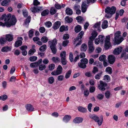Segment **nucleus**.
I'll return each instance as SVG.
<instances>
[{"label":"nucleus","instance_id":"56","mask_svg":"<svg viewBox=\"0 0 128 128\" xmlns=\"http://www.w3.org/2000/svg\"><path fill=\"white\" fill-rule=\"evenodd\" d=\"M38 66V64L36 62L32 63L30 64V66L32 68L36 67Z\"/></svg>","mask_w":128,"mask_h":128},{"label":"nucleus","instance_id":"38","mask_svg":"<svg viewBox=\"0 0 128 128\" xmlns=\"http://www.w3.org/2000/svg\"><path fill=\"white\" fill-rule=\"evenodd\" d=\"M48 82L50 84H52L54 81V78L52 77H50L48 78Z\"/></svg>","mask_w":128,"mask_h":128},{"label":"nucleus","instance_id":"18","mask_svg":"<svg viewBox=\"0 0 128 128\" xmlns=\"http://www.w3.org/2000/svg\"><path fill=\"white\" fill-rule=\"evenodd\" d=\"M6 40L10 42L12 41L13 39V35L10 34H8L6 35Z\"/></svg>","mask_w":128,"mask_h":128},{"label":"nucleus","instance_id":"52","mask_svg":"<svg viewBox=\"0 0 128 128\" xmlns=\"http://www.w3.org/2000/svg\"><path fill=\"white\" fill-rule=\"evenodd\" d=\"M7 98V96L5 94L0 96V100H4Z\"/></svg>","mask_w":128,"mask_h":128},{"label":"nucleus","instance_id":"8","mask_svg":"<svg viewBox=\"0 0 128 128\" xmlns=\"http://www.w3.org/2000/svg\"><path fill=\"white\" fill-rule=\"evenodd\" d=\"M112 34L106 37L105 40L104 46L106 50L108 49L111 46L110 42V36H112Z\"/></svg>","mask_w":128,"mask_h":128},{"label":"nucleus","instance_id":"33","mask_svg":"<svg viewBox=\"0 0 128 128\" xmlns=\"http://www.w3.org/2000/svg\"><path fill=\"white\" fill-rule=\"evenodd\" d=\"M106 71L110 74H112V68L110 67H107L106 69Z\"/></svg>","mask_w":128,"mask_h":128},{"label":"nucleus","instance_id":"41","mask_svg":"<svg viewBox=\"0 0 128 128\" xmlns=\"http://www.w3.org/2000/svg\"><path fill=\"white\" fill-rule=\"evenodd\" d=\"M111 8V10H110V14H113L115 12L116 10V8L115 7L113 6Z\"/></svg>","mask_w":128,"mask_h":128},{"label":"nucleus","instance_id":"40","mask_svg":"<svg viewBox=\"0 0 128 128\" xmlns=\"http://www.w3.org/2000/svg\"><path fill=\"white\" fill-rule=\"evenodd\" d=\"M98 38L100 42L102 43L105 38L104 36L100 35L98 36Z\"/></svg>","mask_w":128,"mask_h":128},{"label":"nucleus","instance_id":"50","mask_svg":"<svg viewBox=\"0 0 128 128\" xmlns=\"http://www.w3.org/2000/svg\"><path fill=\"white\" fill-rule=\"evenodd\" d=\"M76 19L78 20V22H81L82 21L84 20V19L81 16H79L77 17Z\"/></svg>","mask_w":128,"mask_h":128},{"label":"nucleus","instance_id":"64","mask_svg":"<svg viewBox=\"0 0 128 128\" xmlns=\"http://www.w3.org/2000/svg\"><path fill=\"white\" fill-rule=\"evenodd\" d=\"M39 30L41 33H43L45 32V29L44 27H41L40 28Z\"/></svg>","mask_w":128,"mask_h":128},{"label":"nucleus","instance_id":"23","mask_svg":"<svg viewBox=\"0 0 128 128\" xmlns=\"http://www.w3.org/2000/svg\"><path fill=\"white\" fill-rule=\"evenodd\" d=\"M66 13L68 15H71L72 14V11L71 9L68 8H67L66 10Z\"/></svg>","mask_w":128,"mask_h":128},{"label":"nucleus","instance_id":"9","mask_svg":"<svg viewBox=\"0 0 128 128\" xmlns=\"http://www.w3.org/2000/svg\"><path fill=\"white\" fill-rule=\"evenodd\" d=\"M100 84L98 85V88L101 90H106L105 87L107 86V84L102 80L100 81Z\"/></svg>","mask_w":128,"mask_h":128},{"label":"nucleus","instance_id":"48","mask_svg":"<svg viewBox=\"0 0 128 128\" xmlns=\"http://www.w3.org/2000/svg\"><path fill=\"white\" fill-rule=\"evenodd\" d=\"M36 51V50L35 49H31L29 50L28 54L30 55H32Z\"/></svg>","mask_w":128,"mask_h":128},{"label":"nucleus","instance_id":"4","mask_svg":"<svg viewBox=\"0 0 128 128\" xmlns=\"http://www.w3.org/2000/svg\"><path fill=\"white\" fill-rule=\"evenodd\" d=\"M84 34V32L82 31H81L78 34L77 37L74 39L75 41H74V44H75L76 42H77L76 44L75 47H76L78 45L81 44L82 42L81 39L82 37Z\"/></svg>","mask_w":128,"mask_h":128},{"label":"nucleus","instance_id":"21","mask_svg":"<svg viewBox=\"0 0 128 128\" xmlns=\"http://www.w3.org/2000/svg\"><path fill=\"white\" fill-rule=\"evenodd\" d=\"M87 48V47L86 45L85 44H84L82 45L80 49L81 51L85 52Z\"/></svg>","mask_w":128,"mask_h":128},{"label":"nucleus","instance_id":"34","mask_svg":"<svg viewBox=\"0 0 128 128\" xmlns=\"http://www.w3.org/2000/svg\"><path fill=\"white\" fill-rule=\"evenodd\" d=\"M48 40V38L46 36H43L41 38V40L43 43L46 42Z\"/></svg>","mask_w":128,"mask_h":128},{"label":"nucleus","instance_id":"55","mask_svg":"<svg viewBox=\"0 0 128 128\" xmlns=\"http://www.w3.org/2000/svg\"><path fill=\"white\" fill-rule=\"evenodd\" d=\"M97 98L99 100H102L104 98V96L102 94H99L97 96Z\"/></svg>","mask_w":128,"mask_h":128},{"label":"nucleus","instance_id":"35","mask_svg":"<svg viewBox=\"0 0 128 128\" xmlns=\"http://www.w3.org/2000/svg\"><path fill=\"white\" fill-rule=\"evenodd\" d=\"M52 60L54 62L56 63L59 62L60 60L58 57H53L52 58Z\"/></svg>","mask_w":128,"mask_h":128},{"label":"nucleus","instance_id":"30","mask_svg":"<svg viewBox=\"0 0 128 128\" xmlns=\"http://www.w3.org/2000/svg\"><path fill=\"white\" fill-rule=\"evenodd\" d=\"M71 72L72 71L71 70H68L65 76V78L66 79L69 78L70 76Z\"/></svg>","mask_w":128,"mask_h":128},{"label":"nucleus","instance_id":"53","mask_svg":"<svg viewBox=\"0 0 128 128\" xmlns=\"http://www.w3.org/2000/svg\"><path fill=\"white\" fill-rule=\"evenodd\" d=\"M105 94L106 97L107 98H108L110 95V92L109 91H107L105 92Z\"/></svg>","mask_w":128,"mask_h":128},{"label":"nucleus","instance_id":"20","mask_svg":"<svg viewBox=\"0 0 128 128\" xmlns=\"http://www.w3.org/2000/svg\"><path fill=\"white\" fill-rule=\"evenodd\" d=\"M10 0H4L1 3V5L3 6H6L8 4Z\"/></svg>","mask_w":128,"mask_h":128},{"label":"nucleus","instance_id":"63","mask_svg":"<svg viewBox=\"0 0 128 128\" xmlns=\"http://www.w3.org/2000/svg\"><path fill=\"white\" fill-rule=\"evenodd\" d=\"M80 6L76 4H75L74 5V9L75 10H76L78 9H80Z\"/></svg>","mask_w":128,"mask_h":128},{"label":"nucleus","instance_id":"22","mask_svg":"<svg viewBox=\"0 0 128 128\" xmlns=\"http://www.w3.org/2000/svg\"><path fill=\"white\" fill-rule=\"evenodd\" d=\"M71 118V116H70L66 115L63 118V120L66 122H68L69 121Z\"/></svg>","mask_w":128,"mask_h":128},{"label":"nucleus","instance_id":"51","mask_svg":"<svg viewBox=\"0 0 128 128\" xmlns=\"http://www.w3.org/2000/svg\"><path fill=\"white\" fill-rule=\"evenodd\" d=\"M64 76L63 75H60L57 77V79L59 81H62L64 80Z\"/></svg>","mask_w":128,"mask_h":128},{"label":"nucleus","instance_id":"25","mask_svg":"<svg viewBox=\"0 0 128 128\" xmlns=\"http://www.w3.org/2000/svg\"><path fill=\"white\" fill-rule=\"evenodd\" d=\"M92 36L90 37V38L92 39L93 40H94L96 36H97V33L96 32H92Z\"/></svg>","mask_w":128,"mask_h":128},{"label":"nucleus","instance_id":"6","mask_svg":"<svg viewBox=\"0 0 128 128\" xmlns=\"http://www.w3.org/2000/svg\"><path fill=\"white\" fill-rule=\"evenodd\" d=\"M81 62L78 64V66L80 68L84 69L86 67V64H88V60L86 58H84L80 60Z\"/></svg>","mask_w":128,"mask_h":128},{"label":"nucleus","instance_id":"46","mask_svg":"<svg viewBox=\"0 0 128 128\" xmlns=\"http://www.w3.org/2000/svg\"><path fill=\"white\" fill-rule=\"evenodd\" d=\"M69 59L71 62H73L74 60L73 56L72 53L70 52L69 55Z\"/></svg>","mask_w":128,"mask_h":128},{"label":"nucleus","instance_id":"59","mask_svg":"<svg viewBox=\"0 0 128 128\" xmlns=\"http://www.w3.org/2000/svg\"><path fill=\"white\" fill-rule=\"evenodd\" d=\"M111 10V8L110 7H107L106 8L105 10V12L106 13H110V10Z\"/></svg>","mask_w":128,"mask_h":128},{"label":"nucleus","instance_id":"47","mask_svg":"<svg viewBox=\"0 0 128 128\" xmlns=\"http://www.w3.org/2000/svg\"><path fill=\"white\" fill-rule=\"evenodd\" d=\"M37 57L36 56H32L29 58L31 62L35 61L37 59Z\"/></svg>","mask_w":128,"mask_h":128},{"label":"nucleus","instance_id":"19","mask_svg":"<svg viewBox=\"0 0 128 128\" xmlns=\"http://www.w3.org/2000/svg\"><path fill=\"white\" fill-rule=\"evenodd\" d=\"M108 21L106 20H104L102 22V28L103 29H105L107 28L108 27Z\"/></svg>","mask_w":128,"mask_h":128},{"label":"nucleus","instance_id":"26","mask_svg":"<svg viewBox=\"0 0 128 128\" xmlns=\"http://www.w3.org/2000/svg\"><path fill=\"white\" fill-rule=\"evenodd\" d=\"M66 52L64 51L61 52L60 54V56L61 57V59H63L64 58H66Z\"/></svg>","mask_w":128,"mask_h":128},{"label":"nucleus","instance_id":"42","mask_svg":"<svg viewBox=\"0 0 128 128\" xmlns=\"http://www.w3.org/2000/svg\"><path fill=\"white\" fill-rule=\"evenodd\" d=\"M6 42V38H0V44H5Z\"/></svg>","mask_w":128,"mask_h":128},{"label":"nucleus","instance_id":"49","mask_svg":"<svg viewBox=\"0 0 128 128\" xmlns=\"http://www.w3.org/2000/svg\"><path fill=\"white\" fill-rule=\"evenodd\" d=\"M94 40H92V39H90V38H89L88 42V46H93V43Z\"/></svg>","mask_w":128,"mask_h":128},{"label":"nucleus","instance_id":"12","mask_svg":"<svg viewBox=\"0 0 128 128\" xmlns=\"http://www.w3.org/2000/svg\"><path fill=\"white\" fill-rule=\"evenodd\" d=\"M122 50V48L121 47H118L115 49L113 51V53L115 55H118L121 52Z\"/></svg>","mask_w":128,"mask_h":128},{"label":"nucleus","instance_id":"5","mask_svg":"<svg viewBox=\"0 0 128 128\" xmlns=\"http://www.w3.org/2000/svg\"><path fill=\"white\" fill-rule=\"evenodd\" d=\"M63 69L62 66L60 65L58 66L56 70L52 72L51 74L52 75L57 76L60 74L62 73Z\"/></svg>","mask_w":128,"mask_h":128},{"label":"nucleus","instance_id":"24","mask_svg":"<svg viewBox=\"0 0 128 128\" xmlns=\"http://www.w3.org/2000/svg\"><path fill=\"white\" fill-rule=\"evenodd\" d=\"M81 27L79 25L76 26L74 28L75 31L76 33L80 32L81 30Z\"/></svg>","mask_w":128,"mask_h":128},{"label":"nucleus","instance_id":"36","mask_svg":"<svg viewBox=\"0 0 128 128\" xmlns=\"http://www.w3.org/2000/svg\"><path fill=\"white\" fill-rule=\"evenodd\" d=\"M102 73V72H101L97 74L95 76V78L96 80H99L100 78V77L101 76Z\"/></svg>","mask_w":128,"mask_h":128},{"label":"nucleus","instance_id":"10","mask_svg":"<svg viewBox=\"0 0 128 128\" xmlns=\"http://www.w3.org/2000/svg\"><path fill=\"white\" fill-rule=\"evenodd\" d=\"M23 39L22 37H18V38L17 40L16 41L15 44V46L16 47L21 46L22 44V40Z\"/></svg>","mask_w":128,"mask_h":128},{"label":"nucleus","instance_id":"43","mask_svg":"<svg viewBox=\"0 0 128 128\" xmlns=\"http://www.w3.org/2000/svg\"><path fill=\"white\" fill-rule=\"evenodd\" d=\"M50 14L52 15L56 13V10L54 8L52 7L50 10Z\"/></svg>","mask_w":128,"mask_h":128},{"label":"nucleus","instance_id":"11","mask_svg":"<svg viewBox=\"0 0 128 128\" xmlns=\"http://www.w3.org/2000/svg\"><path fill=\"white\" fill-rule=\"evenodd\" d=\"M108 59L110 64H112L115 61V58L113 55H110L108 56Z\"/></svg>","mask_w":128,"mask_h":128},{"label":"nucleus","instance_id":"61","mask_svg":"<svg viewBox=\"0 0 128 128\" xmlns=\"http://www.w3.org/2000/svg\"><path fill=\"white\" fill-rule=\"evenodd\" d=\"M45 24L46 26L47 27H50L52 26V24L50 22L48 21L46 22L45 23Z\"/></svg>","mask_w":128,"mask_h":128},{"label":"nucleus","instance_id":"17","mask_svg":"<svg viewBox=\"0 0 128 128\" xmlns=\"http://www.w3.org/2000/svg\"><path fill=\"white\" fill-rule=\"evenodd\" d=\"M26 110L29 111H33L34 110V108L33 106L30 104H28L26 106Z\"/></svg>","mask_w":128,"mask_h":128},{"label":"nucleus","instance_id":"44","mask_svg":"<svg viewBox=\"0 0 128 128\" xmlns=\"http://www.w3.org/2000/svg\"><path fill=\"white\" fill-rule=\"evenodd\" d=\"M46 67V65L44 64H41L40 65L39 67V69L40 70H44Z\"/></svg>","mask_w":128,"mask_h":128},{"label":"nucleus","instance_id":"14","mask_svg":"<svg viewBox=\"0 0 128 128\" xmlns=\"http://www.w3.org/2000/svg\"><path fill=\"white\" fill-rule=\"evenodd\" d=\"M88 6L86 4V3L83 2L81 6V10L82 12L84 13L86 11Z\"/></svg>","mask_w":128,"mask_h":128},{"label":"nucleus","instance_id":"16","mask_svg":"<svg viewBox=\"0 0 128 128\" xmlns=\"http://www.w3.org/2000/svg\"><path fill=\"white\" fill-rule=\"evenodd\" d=\"M83 119L81 118L77 117L73 120V122L75 123H79L82 122Z\"/></svg>","mask_w":128,"mask_h":128},{"label":"nucleus","instance_id":"31","mask_svg":"<svg viewBox=\"0 0 128 128\" xmlns=\"http://www.w3.org/2000/svg\"><path fill=\"white\" fill-rule=\"evenodd\" d=\"M78 110L82 112H85L86 111V109L83 107L80 106L78 108Z\"/></svg>","mask_w":128,"mask_h":128},{"label":"nucleus","instance_id":"1","mask_svg":"<svg viewBox=\"0 0 128 128\" xmlns=\"http://www.w3.org/2000/svg\"><path fill=\"white\" fill-rule=\"evenodd\" d=\"M12 15L9 14L6 15V14H2L1 17L2 20L4 19L5 22H8V24H10V27L12 26L15 24L16 22V18L14 15H12Z\"/></svg>","mask_w":128,"mask_h":128},{"label":"nucleus","instance_id":"45","mask_svg":"<svg viewBox=\"0 0 128 128\" xmlns=\"http://www.w3.org/2000/svg\"><path fill=\"white\" fill-rule=\"evenodd\" d=\"M65 20L68 23L71 22L72 21V19L71 18H70L68 16H67L65 18Z\"/></svg>","mask_w":128,"mask_h":128},{"label":"nucleus","instance_id":"32","mask_svg":"<svg viewBox=\"0 0 128 128\" xmlns=\"http://www.w3.org/2000/svg\"><path fill=\"white\" fill-rule=\"evenodd\" d=\"M46 44H44L40 47L39 50L41 52H44L46 50Z\"/></svg>","mask_w":128,"mask_h":128},{"label":"nucleus","instance_id":"3","mask_svg":"<svg viewBox=\"0 0 128 128\" xmlns=\"http://www.w3.org/2000/svg\"><path fill=\"white\" fill-rule=\"evenodd\" d=\"M121 32L119 31H118L114 34V43L116 44H119L124 40L122 37L120 36Z\"/></svg>","mask_w":128,"mask_h":128},{"label":"nucleus","instance_id":"2","mask_svg":"<svg viewBox=\"0 0 128 128\" xmlns=\"http://www.w3.org/2000/svg\"><path fill=\"white\" fill-rule=\"evenodd\" d=\"M57 40L54 39L52 41H49L48 44L52 53L55 54L56 52L57 49L56 48V44H57Z\"/></svg>","mask_w":128,"mask_h":128},{"label":"nucleus","instance_id":"27","mask_svg":"<svg viewBox=\"0 0 128 128\" xmlns=\"http://www.w3.org/2000/svg\"><path fill=\"white\" fill-rule=\"evenodd\" d=\"M55 65L53 64H52L49 65L48 66L49 70L50 71H52L54 70L55 68Z\"/></svg>","mask_w":128,"mask_h":128},{"label":"nucleus","instance_id":"58","mask_svg":"<svg viewBox=\"0 0 128 128\" xmlns=\"http://www.w3.org/2000/svg\"><path fill=\"white\" fill-rule=\"evenodd\" d=\"M33 31L32 30H30L29 32V36L30 38H31L33 35Z\"/></svg>","mask_w":128,"mask_h":128},{"label":"nucleus","instance_id":"13","mask_svg":"<svg viewBox=\"0 0 128 128\" xmlns=\"http://www.w3.org/2000/svg\"><path fill=\"white\" fill-rule=\"evenodd\" d=\"M36 7H34L32 8L30 10H31L34 13L36 12H39V11L42 10V7H40L37 6Z\"/></svg>","mask_w":128,"mask_h":128},{"label":"nucleus","instance_id":"39","mask_svg":"<svg viewBox=\"0 0 128 128\" xmlns=\"http://www.w3.org/2000/svg\"><path fill=\"white\" fill-rule=\"evenodd\" d=\"M106 56L104 55L101 56L99 58V59L101 61H104L106 59Z\"/></svg>","mask_w":128,"mask_h":128},{"label":"nucleus","instance_id":"60","mask_svg":"<svg viewBox=\"0 0 128 128\" xmlns=\"http://www.w3.org/2000/svg\"><path fill=\"white\" fill-rule=\"evenodd\" d=\"M9 50V48L8 47H4L2 49V52H7Z\"/></svg>","mask_w":128,"mask_h":128},{"label":"nucleus","instance_id":"54","mask_svg":"<svg viewBox=\"0 0 128 128\" xmlns=\"http://www.w3.org/2000/svg\"><path fill=\"white\" fill-rule=\"evenodd\" d=\"M100 22H99L96 23L94 26V28H98L100 27Z\"/></svg>","mask_w":128,"mask_h":128},{"label":"nucleus","instance_id":"62","mask_svg":"<svg viewBox=\"0 0 128 128\" xmlns=\"http://www.w3.org/2000/svg\"><path fill=\"white\" fill-rule=\"evenodd\" d=\"M95 90V88L94 86H91L90 87V92H93Z\"/></svg>","mask_w":128,"mask_h":128},{"label":"nucleus","instance_id":"29","mask_svg":"<svg viewBox=\"0 0 128 128\" xmlns=\"http://www.w3.org/2000/svg\"><path fill=\"white\" fill-rule=\"evenodd\" d=\"M88 46L89 47L88 50V53L90 54L92 53L94 50V47L93 46Z\"/></svg>","mask_w":128,"mask_h":128},{"label":"nucleus","instance_id":"7","mask_svg":"<svg viewBox=\"0 0 128 128\" xmlns=\"http://www.w3.org/2000/svg\"><path fill=\"white\" fill-rule=\"evenodd\" d=\"M90 118L94 120L96 122H97L99 126L101 125L102 124L103 119V117L102 116H101L100 117V120H99V117L95 114L91 116H90Z\"/></svg>","mask_w":128,"mask_h":128},{"label":"nucleus","instance_id":"15","mask_svg":"<svg viewBox=\"0 0 128 128\" xmlns=\"http://www.w3.org/2000/svg\"><path fill=\"white\" fill-rule=\"evenodd\" d=\"M60 25L61 22H56L54 23V26L53 27V28L54 30H56L58 28Z\"/></svg>","mask_w":128,"mask_h":128},{"label":"nucleus","instance_id":"28","mask_svg":"<svg viewBox=\"0 0 128 128\" xmlns=\"http://www.w3.org/2000/svg\"><path fill=\"white\" fill-rule=\"evenodd\" d=\"M49 10L48 9H46L44 10L42 12L41 15L42 16H44L47 15L49 13Z\"/></svg>","mask_w":128,"mask_h":128},{"label":"nucleus","instance_id":"57","mask_svg":"<svg viewBox=\"0 0 128 128\" xmlns=\"http://www.w3.org/2000/svg\"><path fill=\"white\" fill-rule=\"evenodd\" d=\"M30 18L31 17L30 16H28V17L26 19V21L24 22L25 24H27L30 22Z\"/></svg>","mask_w":128,"mask_h":128},{"label":"nucleus","instance_id":"37","mask_svg":"<svg viewBox=\"0 0 128 128\" xmlns=\"http://www.w3.org/2000/svg\"><path fill=\"white\" fill-rule=\"evenodd\" d=\"M10 24H8V22H5L3 23L2 22H0V26H6L7 27H10Z\"/></svg>","mask_w":128,"mask_h":128}]
</instances>
